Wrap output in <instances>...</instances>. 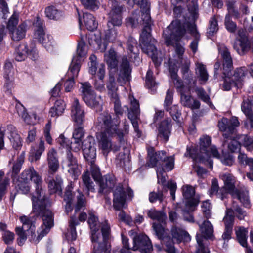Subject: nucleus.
<instances>
[{
	"instance_id": "f257e3e1",
	"label": "nucleus",
	"mask_w": 253,
	"mask_h": 253,
	"mask_svg": "<svg viewBox=\"0 0 253 253\" xmlns=\"http://www.w3.org/2000/svg\"><path fill=\"white\" fill-rule=\"evenodd\" d=\"M33 211L36 214L41 215L42 217L43 225L39 235L35 239V222L36 217L35 215H22L20 217L19 220L22 224V227L16 228L17 235L23 240H25L28 236L30 240H32L37 243L40 239L48 233L50 228L53 226V214L51 211L48 208L49 203L48 199H45V202L40 203L39 200L32 197Z\"/></svg>"
},
{
	"instance_id": "f03ea898",
	"label": "nucleus",
	"mask_w": 253,
	"mask_h": 253,
	"mask_svg": "<svg viewBox=\"0 0 253 253\" xmlns=\"http://www.w3.org/2000/svg\"><path fill=\"white\" fill-rule=\"evenodd\" d=\"M98 126L104 129V131L97 133L96 139L98 149L105 156L111 151H116L118 147L112 141L111 138L117 136L120 142L129 132V126L124 122L123 128H117L118 121L116 119L112 120L107 114H100L97 120Z\"/></svg>"
},
{
	"instance_id": "7ed1b4c3",
	"label": "nucleus",
	"mask_w": 253,
	"mask_h": 253,
	"mask_svg": "<svg viewBox=\"0 0 253 253\" xmlns=\"http://www.w3.org/2000/svg\"><path fill=\"white\" fill-rule=\"evenodd\" d=\"M88 223L91 230L92 253H108L111 250V229L108 222H99L94 215L90 214Z\"/></svg>"
},
{
	"instance_id": "20e7f679",
	"label": "nucleus",
	"mask_w": 253,
	"mask_h": 253,
	"mask_svg": "<svg viewBox=\"0 0 253 253\" xmlns=\"http://www.w3.org/2000/svg\"><path fill=\"white\" fill-rule=\"evenodd\" d=\"M150 5H146V7L141 8L142 11L141 19L143 23L147 24L142 30L140 37V45L142 51L150 56L156 66L161 63V59L157 56L158 51L155 47L156 40L151 37L150 27L148 25L150 21Z\"/></svg>"
},
{
	"instance_id": "39448f33",
	"label": "nucleus",
	"mask_w": 253,
	"mask_h": 253,
	"mask_svg": "<svg viewBox=\"0 0 253 253\" xmlns=\"http://www.w3.org/2000/svg\"><path fill=\"white\" fill-rule=\"evenodd\" d=\"M115 184V181L110 177L109 179H106L105 185L104 183H100V187L102 192L106 188L109 189L113 188V206L116 210H120L125 207L126 204V194L128 196V199L130 200L133 197L134 194L132 190L129 188H124L122 185L119 184L118 186L114 187Z\"/></svg>"
},
{
	"instance_id": "423d86ee",
	"label": "nucleus",
	"mask_w": 253,
	"mask_h": 253,
	"mask_svg": "<svg viewBox=\"0 0 253 253\" xmlns=\"http://www.w3.org/2000/svg\"><path fill=\"white\" fill-rule=\"evenodd\" d=\"M149 160L147 165L150 167H156L163 171H169L174 167L173 156H167L165 151H160L153 153V151H148Z\"/></svg>"
},
{
	"instance_id": "0eeeda50",
	"label": "nucleus",
	"mask_w": 253,
	"mask_h": 253,
	"mask_svg": "<svg viewBox=\"0 0 253 253\" xmlns=\"http://www.w3.org/2000/svg\"><path fill=\"white\" fill-rule=\"evenodd\" d=\"M19 180H22L24 182H30L33 181L36 184V194L33 196L36 199L39 200L40 203L45 202L44 197V192L42 189L41 184L42 183V179L39 173L35 170L33 167H30L26 169L21 174Z\"/></svg>"
},
{
	"instance_id": "6e6552de",
	"label": "nucleus",
	"mask_w": 253,
	"mask_h": 253,
	"mask_svg": "<svg viewBox=\"0 0 253 253\" xmlns=\"http://www.w3.org/2000/svg\"><path fill=\"white\" fill-rule=\"evenodd\" d=\"M198 224L201 234H197L196 235L197 245L195 253H210L205 239H211L213 237V226L208 220L204 221L202 224L198 222Z\"/></svg>"
},
{
	"instance_id": "1a4fd4ad",
	"label": "nucleus",
	"mask_w": 253,
	"mask_h": 253,
	"mask_svg": "<svg viewBox=\"0 0 253 253\" xmlns=\"http://www.w3.org/2000/svg\"><path fill=\"white\" fill-rule=\"evenodd\" d=\"M185 32V29L181 26L179 21H173L163 32L166 44H173L175 42L180 40Z\"/></svg>"
},
{
	"instance_id": "9d476101",
	"label": "nucleus",
	"mask_w": 253,
	"mask_h": 253,
	"mask_svg": "<svg viewBox=\"0 0 253 253\" xmlns=\"http://www.w3.org/2000/svg\"><path fill=\"white\" fill-rule=\"evenodd\" d=\"M247 72V68L245 67H241L236 69L234 74L231 76H229V73L224 75V82L223 84L224 90H229L233 86L237 88L241 87L242 81Z\"/></svg>"
},
{
	"instance_id": "9b49d317",
	"label": "nucleus",
	"mask_w": 253,
	"mask_h": 253,
	"mask_svg": "<svg viewBox=\"0 0 253 253\" xmlns=\"http://www.w3.org/2000/svg\"><path fill=\"white\" fill-rule=\"evenodd\" d=\"M89 60V72L91 75H96L98 77L100 81L95 82V86L97 89L102 91L104 88V84L102 80L105 76V66L102 64L97 65V57L94 54H92L90 56Z\"/></svg>"
},
{
	"instance_id": "f8f14e48",
	"label": "nucleus",
	"mask_w": 253,
	"mask_h": 253,
	"mask_svg": "<svg viewBox=\"0 0 253 253\" xmlns=\"http://www.w3.org/2000/svg\"><path fill=\"white\" fill-rule=\"evenodd\" d=\"M62 167L74 179H77L81 173L77 160L70 151L67 153L66 159L62 162Z\"/></svg>"
},
{
	"instance_id": "ddd939ff",
	"label": "nucleus",
	"mask_w": 253,
	"mask_h": 253,
	"mask_svg": "<svg viewBox=\"0 0 253 253\" xmlns=\"http://www.w3.org/2000/svg\"><path fill=\"white\" fill-rule=\"evenodd\" d=\"M152 249V245L147 236L139 235L133 237L132 250H139L141 253H150Z\"/></svg>"
},
{
	"instance_id": "4468645a",
	"label": "nucleus",
	"mask_w": 253,
	"mask_h": 253,
	"mask_svg": "<svg viewBox=\"0 0 253 253\" xmlns=\"http://www.w3.org/2000/svg\"><path fill=\"white\" fill-rule=\"evenodd\" d=\"M82 149L84 158L92 165L96 156L95 140L92 136H88L83 141Z\"/></svg>"
},
{
	"instance_id": "2eb2a0df",
	"label": "nucleus",
	"mask_w": 253,
	"mask_h": 253,
	"mask_svg": "<svg viewBox=\"0 0 253 253\" xmlns=\"http://www.w3.org/2000/svg\"><path fill=\"white\" fill-rule=\"evenodd\" d=\"M183 197L186 199L185 206L187 211H192L194 208L198 204L199 200L198 198H193L195 194V188L192 186L186 185L182 187Z\"/></svg>"
},
{
	"instance_id": "dca6fc26",
	"label": "nucleus",
	"mask_w": 253,
	"mask_h": 253,
	"mask_svg": "<svg viewBox=\"0 0 253 253\" xmlns=\"http://www.w3.org/2000/svg\"><path fill=\"white\" fill-rule=\"evenodd\" d=\"M238 34L239 38L235 41L233 48L239 55H243L249 51L250 48V43L244 30H239Z\"/></svg>"
},
{
	"instance_id": "f3484780",
	"label": "nucleus",
	"mask_w": 253,
	"mask_h": 253,
	"mask_svg": "<svg viewBox=\"0 0 253 253\" xmlns=\"http://www.w3.org/2000/svg\"><path fill=\"white\" fill-rule=\"evenodd\" d=\"M219 53L222 59V70L223 75L228 74L233 69V61L229 49L224 45L218 47Z\"/></svg>"
},
{
	"instance_id": "a211bd4d",
	"label": "nucleus",
	"mask_w": 253,
	"mask_h": 253,
	"mask_svg": "<svg viewBox=\"0 0 253 253\" xmlns=\"http://www.w3.org/2000/svg\"><path fill=\"white\" fill-rule=\"evenodd\" d=\"M211 139L208 136H203L200 139V151L201 153H204L207 156L212 155L214 157L218 158L219 154L214 146H210Z\"/></svg>"
},
{
	"instance_id": "6ab92c4d",
	"label": "nucleus",
	"mask_w": 253,
	"mask_h": 253,
	"mask_svg": "<svg viewBox=\"0 0 253 253\" xmlns=\"http://www.w3.org/2000/svg\"><path fill=\"white\" fill-rule=\"evenodd\" d=\"M131 69L128 61L126 57H124L122 58L117 79V81L121 85L126 84L127 82H129L131 78Z\"/></svg>"
},
{
	"instance_id": "aec40b11",
	"label": "nucleus",
	"mask_w": 253,
	"mask_h": 253,
	"mask_svg": "<svg viewBox=\"0 0 253 253\" xmlns=\"http://www.w3.org/2000/svg\"><path fill=\"white\" fill-rule=\"evenodd\" d=\"M71 116L77 125H82L84 121V113L78 99L74 98L71 109Z\"/></svg>"
},
{
	"instance_id": "412c9836",
	"label": "nucleus",
	"mask_w": 253,
	"mask_h": 253,
	"mask_svg": "<svg viewBox=\"0 0 253 253\" xmlns=\"http://www.w3.org/2000/svg\"><path fill=\"white\" fill-rule=\"evenodd\" d=\"M173 65H175V63L172 60H170L169 71L175 87L180 94L183 92L189 91V88L184 86L182 81L178 77L177 74L178 71L177 67L176 66L174 68L173 67Z\"/></svg>"
},
{
	"instance_id": "4be33fe9",
	"label": "nucleus",
	"mask_w": 253,
	"mask_h": 253,
	"mask_svg": "<svg viewBox=\"0 0 253 253\" xmlns=\"http://www.w3.org/2000/svg\"><path fill=\"white\" fill-rule=\"evenodd\" d=\"M47 162L48 167V172L55 173L59 168L57 151L53 148L49 149L47 153Z\"/></svg>"
},
{
	"instance_id": "5701e85b",
	"label": "nucleus",
	"mask_w": 253,
	"mask_h": 253,
	"mask_svg": "<svg viewBox=\"0 0 253 253\" xmlns=\"http://www.w3.org/2000/svg\"><path fill=\"white\" fill-rule=\"evenodd\" d=\"M220 178L224 182V186L222 187V191H224L226 196L230 193L234 194V192L237 190L235 188V180L234 177L230 173H222L220 175Z\"/></svg>"
},
{
	"instance_id": "b1692460",
	"label": "nucleus",
	"mask_w": 253,
	"mask_h": 253,
	"mask_svg": "<svg viewBox=\"0 0 253 253\" xmlns=\"http://www.w3.org/2000/svg\"><path fill=\"white\" fill-rule=\"evenodd\" d=\"M121 11L122 8L115 3L109 13L110 20L107 24L108 27L111 26H119L122 24Z\"/></svg>"
},
{
	"instance_id": "393cba45",
	"label": "nucleus",
	"mask_w": 253,
	"mask_h": 253,
	"mask_svg": "<svg viewBox=\"0 0 253 253\" xmlns=\"http://www.w3.org/2000/svg\"><path fill=\"white\" fill-rule=\"evenodd\" d=\"M0 127H2L4 130V133L6 132L9 133V139L12 147L15 149H18L22 146L21 139L14 127L12 126H7L6 130L2 126H0Z\"/></svg>"
},
{
	"instance_id": "a878e982",
	"label": "nucleus",
	"mask_w": 253,
	"mask_h": 253,
	"mask_svg": "<svg viewBox=\"0 0 253 253\" xmlns=\"http://www.w3.org/2000/svg\"><path fill=\"white\" fill-rule=\"evenodd\" d=\"M237 137H238V136L236 135V132L233 135H229L227 137H224L223 144L224 146L227 147L231 152H236L240 150L241 144L240 140H238Z\"/></svg>"
},
{
	"instance_id": "bb28decb",
	"label": "nucleus",
	"mask_w": 253,
	"mask_h": 253,
	"mask_svg": "<svg viewBox=\"0 0 253 253\" xmlns=\"http://www.w3.org/2000/svg\"><path fill=\"white\" fill-rule=\"evenodd\" d=\"M180 103L182 106L192 110L198 109L200 107V102L192 98V96L186 92L180 94Z\"/></svg>"
},
{
	"instance_id": "cd10ccee",
	"label": "nucleus",
	"mask_w": 253,
	"mask_h": 253,
	"mask_svg": "<svg viewBox=\"0 0 253 253\" xmlns=\"http://www.w3.org/2000/svg\"><path fill=\"white\" fill-rule=\"evenodd\" d=\"M171 233L173 240L177 242L182 241L188 242L191 240L189 234L181 228L173 226L171 228Z\"/></svg>"
},
{
	"instance_id": "c85d7f7f",
	"label": "nucleus",
	"mask_w": 253,
	"mask_h": 253,
	"mask_svg": "<svg viewBox=\"0 0 253 253\" xmlns=\"http://www.w3.org/2000/svg\"><path fill=\"white\" fill-rule=\"evenodd\" d=\"M171 119L167 118L163 121L159 127V136L167 141L170 134V129L171 127Z\"/></svg>"
},
{
	"instance_id": "c756f323",
	"label": "nucleus",
	"mask_w": 253,
	"mask_h": 253,
	"mask_svg": "<svg viewBox=\"0 0 253 253\" xmlns=\"http://www.w3.org/2000/svg\"><path fill=\"white\" fill-rule=\"evenodd\" d=\"M33 26L34 28V38L37 39L39 42L43 41V38L47 35H45L42 20L37 17L33 23Z\"/></svg>"
},
{
	"instance_id": "7c9ffc66",
	"label": "nucleus",
	"mask_w": 253,
	"mask_h": 253,
	"mask_svg": "<svg viewBox=\"0 0 253 253\" xmlns=\"http://www.w3.org/2000/svg\"><path fill=\"white\" fill-rule=\"evenodd\" d=\"M187 31L189 32L195 39L191 42L190 47L192 51L195 53L197 50L198 41L200 35L197 31L195 24L193 23H188L186 24Z\"/></svg>"
},
{
	"instance_id": "2f4dec72",
	"label": "nucleus",
	"mask_w": 253,
	"mask_h": 253,
	"mask_svg": "<svg viewBox=\"0 0 253 253\" xmlns=\"http://www.w3.org/2000/svg\"><path fill=\"white\" fill-rule=\"evenodd\" d=\"M111 100L112 102L114 103V109L115 113V116L112 118L111 115L109 113L106 112H104L101 114H103L105 113L107 114L110 117L112 120L116 119L118 121V123L117 125V128H121L120 127L119 116L122 115L123 113V111L121 106V102L118 98V96L116 97H112Z\"/></svg>"
},
{
	"instance_id": "473e14b6",
	"label": "nucleus",
	"mask_w": 253,
	"mask_h": 253,
	"mask_svg": "<svg viewBox=\"0 0 253 253\" xmlns=\"http://www.w3.org/2000/svg\"><path fill=\"white\" fill-rule=\"evenodd\" d=\"M62 180L61 178L57 176L55 179H53L48 182V186L49 190L51 193H58L61 195L62 193Z\"/></svg>"
},
{
	"instance_id": "72a5a7b5",
	"label": "nucleus",
	"mask_w": 253,
	"mask_h": 253,
	"mask_svg": "<svg viewBox=\"0 0 253 253\" xmlns=\"http://www.w3.org/2000/svg\"><path fill=\"white\" fill-rule=\"evenodd\" d=\"M104 61L110 69H115L118 65L117 54L113 49H110L104 54Z\"/></svg>"
},
{
	"instance_id": "f704fd0d",
	"label": "nucleus",
	"mask_w": 253,
	"mask_h": 253,
	"mask_svg": "<svg viewBox=\"0 0 253 253\" xmlns=\"http://www.w3.org/2000/svg\"><path fill=\"white\" fill-rule=\"evenodd\" d=\"M219 130L223 131V137H227L229 135H233L236 132L235 129L232 128L229 125V121L227 118H223L218 122Z\"/></svg>"
},
{
	"instance_id": "c9c22d12",
	"label": "nucleus",
	"mask_w": 253,
	"mask_h": 253,
	"mask_svg": "<svg viewBox=\"0 0 253 253\" xmlns=\"http://www.w3.org/2000/svg\"><path fill=\"white\" fill-rule=\"evenodd\" d=\"M27 25L25 23H23L19 25L16 29H14L11 32H9L11 35V38L14 41H18L25 36Z\"/></svg>"
},
{
	"instance_id": "e433bc0d",
	"label": "nucleus",
	"mask_w": 253,
	"mask_h": 253,
	"mask_svg": "<svg viewBox=\"0 0 253 253\" xmlns=\"http://www.w3.org/2000/svg\"><path fill=\"white\" fill-rule=\"evenodd\" d=\"M4 77L6 80L5 84L8 87L14 81V71L12 63L9 61L6 62L4 65Z\"/></svg>"
},
{
	"instance_id": "4c0bfd02",
	"label": "nucleus",
	"mask_w": 253,
	"mask_h": 253,
	"mask_svg": "<svg viewBox=\"0 0 253 253\" xmlns=\"http://www.w3.org/2000/svg\"><path fill=\"white\" fill-rule=\"evenodd\" d=\"M65 108L64 102L62 100H58L55 102L54 106L50 109L49 114L52 117H57L62 114Z\"/></svg>"
},
{
	"instance_id": "58836bf2",
	"label": "nucleus",
	"mask_w": 253,
	"mask_h": 253,
	"mask_svg": "<svg viewBox=\"0 0 253 253\" xmlns=\"http://www.w3.org/2000/svg\"><path fill=\"white\" fill-rule=\"evenodd\" d=\"M31 54L32 52H28L27 46L26 45L20 44L16 49L15 58L16 60L22 61L24 60L28 56H29L32 59Z\"/></svg>"
},
{
	"instance_id": "ea45409f",
	"label": "nucleus",
	"mask_w": 253,
	"mask_h": 253,
	"mask_svg": "<svg viewBox=\"0 0 253 253\" xmlns=\"http://www.w3.org/2000/svg\"><path fill=\"white\" fill-rule=\"evenodd\" d=\"M46 16L52 20H58L63 17L62 11L57 9L53 6H49L45 10Z\"/></svg>"
},
{
	"instance_id": "a19ab883",
	"label": "nucleus",
	"mask_w": 253,
	"mask_h": 253,
	"mask_svg": "<svg viewBox=\"0 0 253 253\" xmlns=\"http://www.w3.org/2000/svg\"><path fill=\"white\" fill-rule=\"evenodd\" d=\"M84 100L87 106L93 108L99 107L102 103L101 97L97 96L94 93L88 97L85 96Z\"/></svg>"
},
{
	"instance_id": "79ce46f5",
	"label": "nucleus",
	"mask_w": 253,
	"mask_h": 253,
	"mask_svg": "<svg viewBox=\"0 0 253 253\" xmlns=\"http://www.w3.org/2000/svg\"><path fill=\"white\" fill-rule=\"evenodd\" d=\"M147 215L153 220H157L160 222H165L167 217L165 213L162 211H158L155 209H151L147 211Z\"/></svg>"
},
{
	"instance_id": "37998d69",
	"label": "nucleus",
	"mask_w": 253,
	"mask_h": 253,
	"mask_svg": "<svg viewBox=\"0 0 253 253\" xmlns=\"http://www.w3.org/2000/svg\"><path fill=\"white\" fill-rule=\"evenodd\" d=\"M80 62L75 57H73L68 72V75L70 78L74 79L78 76L80 68Z\"/></svg>"
},
{
	"instance_id": "c03bdc74",
	"label": "nucleus",
	"mask_w": 253,
	"mask_h": 253,
	"mask_svg": "<svg viewBox=\"0 0 253 253\" xmlns=\"http://www.w3.org/2000/svg\"><path fill=\"white\" fill-rule=\"evenodd\" d=\"M235 232L239 243L243 247H246L247 229L242 227H237L235 228Z\"/></svg>"
},
{
	"instance_id": "a18cd8bd",
	"label": "nucleus",
	"mask_w": 253,
	"mask_h": 253,
	"mask_svg": "<svg viewBox=\"0 0 253 253\" xmlns=\"http://www.w3.org/2000/svg\"><path fill=\"white\" fill-rule=\"evenodd\" d=\"M83 17L85 26L88 30L93 31L97 28V23L92 14L84 13Z\"/></svg>"
},
{
	"instance_id": "49530a36",
	"label": "nucleus",
	"mask_w": 253,
	"mask_h": 253,
	"mask_svg": "<svg viewBox=\"0 0 253 253\" xmlns=\"http://www.w3.org/2000/svg\"><path fill=\"white\" fill-rule=\"evenodd\" d=\"M218 184L216 179H214L212 181L211 187L209 191V194L211 196L213 195H216L218 198L223 200L226 197L224 191H222V188L218 192Z\"/></svg>"
},
{
	"instance_id": "de8ad7c7",
	"label": "nucleus",
	"mask_w": 253,
	"mask_h": 253,
	"mask_svg": "<svg viewBox=\"0 0 253 253\" xmlns=\"http://www.w3.org/2000/svg\"><path fill=\"white\" fill-rule=\"evenodd\" d=\"M44 142L43 140H41L38 145V148L36 152L31 153L29 158V161L32 162L39 160L42 153L44 151Z\"/></svg>"
},
{
	"instance_id": "09e8293b",
	"label": "nucleus",
	"mask_w": 253,
	"mask_h": 253,
	"mask_svg": "<svg viewBox=\"0 0 253 253\" xmlns=\"http://www.w3.org/2000/svg\"><path fill=\"white\" fill-rule=\"evenodd\" d=\"M240 140V144L245 147L247 150L252 151L253 150V137L246 135H241L237 137Z\"/></svg>"
},
{
	"instance_id": "8fccbe9b",
	"label": "nucleus",
	"mask_w": 253,
	"mask_h": 253,
	"mask_svg": "<svg viewBox=\"0 0 253 253\" xmlns=\"http://www.w3.org/2000/svg\"><path fill=\"white\" fill-rule=\"evenodd\" d=\"M130 99L131 100V112H128V118L130 120L132 119H137L139 115V105L137 101L133 98V99L130 97Z\"/></svg>"
},
{
	"instance_id": "3c124183",
	"label": "nucleus",
	"mask_w": 253,
	"mask_h": 253,
	"mask_svg": "<svg viewBox=\"0 0 253 253\" xmlns=\"http://www.w3.org/2000/svg\"><path fill=\"white\" fill-rule=\"evenodd\" d=\"M232 196L234 198H236L239 199L243 204L246 206L248 207L249 206V200L248 192L246 191H238L236 190L234 192V194H232Z\"/></svg>"
},
{
	"instance_id": "603ef678",
	"label": "nucleus",
	"mask_w": 253,
	"mask_h": 253,
	"mask_svg": "<svg viewBox=\"0 0 253 253\" xmlns=\"http://www.w3.org/2000/svg\"><path fill=\"white\" fill-rule=\"evenodd\" d=\"M70 230L67 233V237L71 240H75L77 238V233L75 226L79 224L75 216H72L69 222Z\"/></svg>"
},
{
	"instance_id": "864d4df0",
	"label": "nucleus",
	"mask_w": 253,
	"mask_h": 253,
	"mask_svg": "<svg viewBox=\"0 0 253 253\" xmlns=\"http://www.w3.org/2000/svg\"><path fill=\"white\" fill-rule=\"evenodd\" d=\"M108 28V29L105 31L103 40L108 42H113L117 37V30L112 26Z\"/></svg>"
},
{
	"instance_id": "5fc2aeb1",
	"label": "nucleus",
	"mask_w": 253,
	"mask_h": 253,
	"mask_svg": "<svg viewBox=\"0 0 253 253\" xmlns=\"http://www.w3.org/2000/svg\"><path fill=\"white\" fill-rule=\"evenodd\" d=\"M107 88L108 90V93L110 95L111 98L118 96L117 93L118 87L115 82V78L112 76L110 75L109 77L108 83L107 84Z\"/></svg>"
},
{
	"instance_id": "6e6d98bb",
	"label": "nucleus",
	"mask_w": 253,
	"mask_h": 253,
	"mask_svg": "<svg viewBox=\"0 0 253 253\" xmlns=\"http://www.w3.org/2000/svg\"><path fill=\"white\" fill-rule=\"evenodd\" d=\"M196 73L200 80L205 83L208 79V74L205 66L201 64H196Z\"/></svg>"
},
{
	"instance_id": "4d7b16f0",
	"label": "nucleus",
	"mask_w": 253,
	"mask_h": 253,
	"mask_svg": "<svg viewBox=\"0 0 253 253\" xmlns=\"http://www.w3.org/2000/svg\"><path fill=\"white\" fill-rule=\"evenodd\" d=\"M241 109L244 113L250 119L252 118V115L253 112V100L252 102L249 99L244 100L241 106Z\"/></svg>"
},
{
	"instance_id": "13d9d810",
	"label": "nucleus",
	"mask_w": 253,
	"mask_h": 253,
	"mask_svg": "<svg viewBox=\"0 0 253 253\" xmlns=\"http://www.w3.org/2000/svg\"><path fill=\"white\" fill-rule=\"evenodd\" d=\"M87 52V46L84 42H80L78 45L77 49V57H75L76 59L79 61H81L82 58L84 57Z\"/></svg>"
},
{
	"instance_id": "bf43d9fd",
	"label": "nucleus",
	"mask_w": 253,
	"mask_h": 253,
	"mask_svg": "<svg viewBox=\"0 0 253 253\" xmlns=\"http://www.w3.org/2000/svg\"><path fill=\"white\" fill-rule=\"evenodd\" d=\"M84 135V131L82 125H77L75 126V128L73 132V138L75 141H82Z\"/></svg>"
},
{
	"instance_id": "052dcab7",
	"label": "nucleus",
	"mask_w": 253,
	"mask_h": 253,
	"mask_svg": "<svg viewBox=\"0 0 253 253\" xmlns=\"http://www.w3.org/2000/svg\"><path fill=\"white\" fill-rule=\"evenodd\" d=\"M234 220V216L232 214V210L227 209L226 211V215L223 218V221L225 224L226 228L232 229L233 222Z\"/></svg>"
},
{
	"instance_id": "680f3d73",
	"label": "nucleus",
	"mask_w": 253,
	"mask_h": 253,
	"mask_svg": "<svg viewBox=\"0 0 253 253\" xmlns=\"http://www.w3.org/2000/svg\"><path fill=\"white\" fill-rule=\"evenodd\" d=\"M16 109L19 116H20L27 124L31 123L30 117L26 111L25 107L20 103H17L16 105Z\"/></svg>"
},
{
	"instance_id": "e2e57ef3",
	"label": "nucleus",
	"mask_w": 253,
	"mask_h": 253,
	"mask_svg": "<svg viewBox=\"0 0 253 253\" xmlns=\"http://www.w3.org/2000/svg\"><path fill=\"white\" fill-rule=\"evenodd\" d=\"M25 160V152H22L18 158L17 161L14 164L12 167V173L17 174L20 171L22 165Z\"/></svg>"
},
{
	"instance_id": "0e129e2a",
	"label": "nucleus",
	"mask_w": 253,
	"mask_h": 253,
	"mask_svg": "<svg viewBox=\"0 0 253 253\" xmlns=\"http://www.w3.org/2000/svg\"><path fill=\"white\" fill-rule=\"evenodd\" d=\"M19 21V15L16 12H14L12 16L10 17L7 24V28L9 32L16 28Z\"/></svg>"
},
{
	"instance_id": "69168bd1",
	"label": "nucleus",
	"mask_w": 253,
	"mask_h": 253,
	"mask_svg": "<svg viewBox=\"0 0 253 253\" xmlns=\"http://www.w3.org/2000/svg\"><path fill=\"white\" fill-rule=\"evenodd\" d=\"M218 30L217 21L215 17H212L210 20V26L207 31L208 37L212 36Z\"/></svg>"
},
{
	"instance_id": "338daca9",
	"label": "nucleus",
	"mask_w": 253,
	"mask_h": 253,
	"mask_svg": "<svg viewBox=\"0 0 253 253\" xmlns=\"http://www.w3.org/2000/svg\"><path fill=\"white\" fill-rule=\"evenodd\" d=\"M81 92L83 100L85 96H89L94 93V91L92 89V87L88 83H82Z\"/></svg>"
},
{
	"instance_id": "774afa93",
	"label": "nucleus",
	"mask_w": 253,
	"mask_h": 253,
	"mask_svg": "<svg viewBox=\"0 0 253 253\" xmlns=\"http://www.w3.org/2000/svg\"><path fill=\"white\" fill-rule=\"evenodd\" d=\"M43 40V41H40V42L41 43L47 50H51L55 44L53 37L50 35H47Z\"/></svg>"
}]
</instances>
